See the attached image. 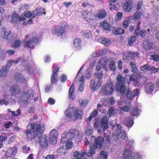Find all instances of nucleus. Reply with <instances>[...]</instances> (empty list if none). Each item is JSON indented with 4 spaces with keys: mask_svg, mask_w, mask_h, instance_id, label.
<instances>
[{
    "mask_svg": "<svg viewBox=\"0 0 159 159\" xmlns=\"http://www.w3.org/2000/svg\"><path fill=\"white\" fill-rule=\"evenodd\" d=\"M27 127L28 129L25 132L27 138L30 140L34 139L36 143L40 141L41 147L43 149L47 148L48 145L47 136L43 135L40 139L45 129L44 124L32 123L28 125Z\"/></svg>",
    "mask_w": 159,
    "mask_h": 159,
    "instance_id": "obj_1",
    "label": "nucleus"
},
{
    "mask_svg": "<svg viewBox=\"0 0 159 159\" xmlns=\"http://www.w3.org/2000/svg\"><path fill=\"white\" fill-rule=\"evenodd\" d=\"M25 39H28L27 40L26 39H23L22 41V45L26 48H31L34 45L37 44L38 42L37 38L35 36H25Z\"/></svg>",
    "mask_w": 159,
    "mask_h": 159,
    "instance_id": "obj_2",
    "label": "nucleus"
},
{
    "mask_svg": "<svg viewBox=\"0 0 159 159\" xmlns=\"http://www.w3.org/2000/svg\"><path fill=\"white\" fill-rule=\"evenodd\" d=\"M114 91V86L111 82L103 85L102 87V92L105 95H111Z\"/></svg>",
    "mask_w": 159,
    "mask_h": 159,
    "instance_id": "obj_3",
    "label": "nucleus"
},
{
    "mask_svg": "<svg viewBox=\"0 0 159 159\" xmlns=\"http://www.w3.org/2000/svg\"><path fill=\"white\" fill-rule=\"evenodd\" d=\"M67 27L66 23L65 22L64 25H62L60 26L56 25L52 30V32L53 34L56 35L57 36H61L64 32V29Z\"/></svg>",
    "mask_w": 159,
    "mask_h": 159,
    "instance_id": "obj_4",
    "label": "nucleus"
},
{
    "mask_svg": "<svg viewBox=\"0 0 159 159\" xmlns=\"http://www.w3.org/2000/svg\"><path fill=\"white\" fill-rule=\"evenodd\" d=\"M102 81L98 80L95 79H92L90 83V87L91 89L94 90H97L101 86Z\"/></svg>",
    "mask_w": 159,
    "mask_h": 159,
    "instance_id": "obj_5",
    "label": "nucleus"
},
{
    "mask_svg": "<svg viewBox=\"0 0 159 159\" xmlns=\"http://www.w3.org/2000/svg\"><path fill=\"white\" fill-rule=\"evenodd\" d=\"M81 13L84 18L88 22L92 21L94 19V16L92 12L87 10H84Z\"/></svg>",
    "mask_w": 159,
    "mask_h": 159,
    "instance_id": "obj_6",
    "label": "nucleus"
},
{
    "mask_svg": "<svg viewBox=\"0 0 159 159\" xmlns=\"http://www.w3.org/2000/svg\"><path fill=\"white\" fill-rule=\"evenodd\" d=\"M57 135L56 129H53L50 131L49 135V141L50 143L53 144L56 142Z\"/></svg>",
    "mask_w": 159,
    "mask_h": 159,
    "instance_id": "obj_7",
    "label": "nucleus"
},
{
    "mask_svg": "<svg viewBox=\"0 0 159 159\" xmlns=\"http://www.w3.org/2000/svg\"><path fill=\"white\" fill-rule=\"evenodd\" d=\"M84 115V112L82 109L78 108H74L73 112V117L76 119H82Z\"/></svg>",
    "mask_w": 159,
    "mask_h": 159,
    "instance_id": "obj_8",
    "label": "nucleus"
},
{
    "mask_svg": "<svg viewBox=\"0 0 159 159\" xmlns=\"http://www.w3.org/2000/svg\"><path fill=\"white\" fill-rule=\"evenodd\" d=\"M74 156L76 159H86V157L88 156L87 152H80L75 151L74 153Z\"/></svg>",
    "mask_w": 159,
    "mask_h": 159,
    "instance_id": "obj_9",
    "label": "nucleus"
},
{
    "mask_svg": "<svg viewBox=\"0 0 159 159\" xmlns=\"http://www.w3.org/2000/svg\"><path fill=\"white\" fill-rule=\"evenodd\" d=\"M79 133V131L77 129H71L68 133H67V137L68 139H74L76 135H77Z\"/></svg>",
    "mask_w": 159,
    "mask_h": 159,
    "instance_id": "obj_10",
    "label": "nucleus"
},
{
    "mask_svg": "<svg viewBox=\"0 0 159 159\" xmlns=\"http://www.w3.org/2000/svg\"><path fill=\"white\" fill-rule=\"evenodd\" d=\"M94 138L95 145H96L98 148H100L102 147V143L104 142V138L102 137L99 136L97 138H95V136H93L91 138Z\"/></svg>",
    "mask_w": 159,
    "mask_h": 159,
    "instance_id": "obj_11",
    "label": "nucleus"
},
{
    "mask_svg": "<svg viewBox=\"0 0 159 159\" xmlns=\"http://www.w3.org/2000/svg\"><path fill=\"white\" fill-rule=\"evenodd\" d=\"M25 18L23 16H19L18 15L15 14L12 16V20L11 22L13 24L16 23L19 21H25Z\"/></svg>",
    "mask_w": 159,
    "mask_h": 159,
    "instance_id": "obj_12",
    "label": "nucleus"
},
{
    "mask_svg": "<svg viewBox=\"0 0 159 159\" xmlns=\"http://www.w3.org/2000/svg\"><path fill=\"white\" fill-rule=\"evenodd\" d=\"M59 70V68L57 66L55 68V69L53 70V73L52 76L51 77V83L54 84L56 83L57 80V73Z\"/></svg>",
    "mask_w": 159,
    "mask_h": 159,
    "instance_id": "obj_13",
    "label": "nucleus"
},
{
    "mask_svg": "<svg viewBox=\"0 0 159 159\" xmlns=\"http://www.w3.org/2000/svg\"><path fill=\"white\" fill-rule=\"evenodd\" d=\"M109 60V59L107 57H104L100 58L98 61L101 64L104 69L107 71L108 70V68L106 66V65L108 62Z\"/></svg>",
    "mask_w": 159,
    "mask_h": 159,
    "instance_id": "obj_14",
    "label": "nucleus"
},
{
    "mask_svg": "<svg viewBox=\"0 0 159 159\" xmlns=\"http://www.w3.org/2000/svg\"><path fill=\"white\" fill-rule=\"evenodd\" d=\"M154 88V84L152 83H148L145 86V91L146 93H151Z\"/></svg>",
    "mask_w": 159,
    "mask_h": 159,
    "instance_id": "obj_15",
    "label": "nucleus"
},
{
    "mask_svg": "<svg viewBox=\"0 0 159 159\" xmlns=\"http://www.w3.org/2000/svg\"><path fill=\"white\" fill-rule=\"evenodd\" d=\"M11 92L13 94H19L21 91V89L19 85L15 84L11 86L10 88Z\"/></svg>",
    "mask_w": 159,
    "mask_h": 159,
    "instance_id": "obj_16",
    "label": "nucleus"
},
{
    "mask_svg": "<svg viewBox=\"0 0 159 159\" xmlns=\"http://www.w3.org/2000/svg\"><path fill=\"white\" fill-rule=\"evenodd\" d=\"M39 11L38 10H36L33 11V13H31L30 11H26L25 13L24 16L27 17H30L33 16V18H34L35 16H39L41 14L39 12Z\"/></svg>",
    "mask_w": 159,
    "mask_h": 159,
    "instance_id": "obj_17",
    "label": "nucleus"
},
{
    "mask_svg": "<svg viewBox=\"0 0 159 159\" xmlns=\"http://www.w3.org/2000/svg\"><path fill=\"white\" fill-rule=\"evenodd\" d=\"M139 54L138 52L133 53L130 52L129 53L127 52H125L123 54V58L124 59H130V56H133V57H138Z\"/></svg>",
    "mask_w": 159,
    "mask_h": 159,
    "instance_id": "obj_18",
    "label": "nucleus"
},
{
    "mask_svg": "<svg viewBox=\"0 0 159 159\" xmlns=\"http://www.w3.org/2000/svg\"><path fill=\"white\" fill-rule=\"evenodd\" d=\"M74 107H69L65 111L64 114L66 116L68 117L69 118H72L73 117V112L74 111Z\"/></svg>",
    "mask_w": 159,
    "mask_h": 159,
    "instance_id": "obj_19",
    "label": "nucleus"
},
{
    "mask_svg": "<svg viewBox=\"0 0 159 159\" xmlns=\"http://www.w3.org/2000/svg\"><path fill=\"white\" fill-rule=\"evenodd\" d=\"M132 152L128 149L126 148L124 151L123 156L124 158L126 159H132Z\"/></svg>",
    "mask_w": 159,
    "mask_h": 159,
    "instance_id": "obj_20",
    "label": "nucleus"
},
{
    "mask_svg": "<svg viewBox=\"0 0 159 159\" xmlns=\"http://www.w3.org/2000/svg\"><path fill=\"white\" fill-rule=\"evenodd\" d=\"M116 90L117 91L120 92L121 93H125L126 90L125 84H116Z\"/></svg>",
    "mask_w": 159,
    "mask_h": 159,
    "instance_id": "obj_21",
    "label": "nucleus"
},
{
    "mask_svg": "<svg viewBox=\"0 0 159 159\" xmlns=\"http://www.w3.org/2000/svg\"><path fill=\"white\" fill-rule=\"evenodd\" d=\"M98 42L104 44L106 46H109L111 43V41L109 39L102 37L98 40Z\"/></svg>",
    "mask_w": 159,
    "mask_h": 159,
    "instance_id": "obj_22",
    "label": "nucleus"
},
{
    "mask_svg": "<svg viewBox=\"0 0 159 159\" xmlns=\"http://www.w3.org/2000/svg\"><path fill=\"white\" fill-rule=\"evenodd\" d=\"M81 46V40L79 38H76L74 40V47L76 50L80 49Z\"/></svg>",
    "mask_w": 159,
    "mask_h": 159,
    "instance_id": "obj_23",
    "label": "nucleus"
},
{
    "mask_svg": "<svg viewBox=\"0 0 159 159\" xmlns=\"http://www.w3.org/2000/svg\"><path fill=\"white\" fill-rule=\"evenodd\" d=\"M123 8L126 12H130L132 9V6L131 2H128L124 3Z\"/></svg>",
    "mask_w": 159,
    "mask_h": 159,
    "instance_id": "obj_24",
    "label": "nucleus"
},
{
    "mask_svg": "<svg viewBox=\"0 0 159 159\" xmlns=\"http://www.w3.org/2000/svg\"><path fill=\"white\" fill-rule=\"evenodd\" d=\"M107 133H104V137L105 139L107 140L106 143L109 146L111 144L110 141L111 138L110 136L111 132L110 130H108Z\"/></svg>",
    "mask_w": 159,
    "mask_h": 159,
    "instance_id": "obj_25",
    "label": "nucleus"
},
{
    "mask_svg": "<svg viewBox=\"0 0 159 159\" xmlns=\"http://www.w3.org/2000/svg\"><path fill=\"white\" fill-rule=\"evenodd\" d=\"M115 102V98L113 97L110 98V100L106 99L104 100L103 105L105 106H107L109 105H113Z\"/></svg>",
    "mask_w": 159,
    "mask_h": 159,
    "instance_id": "obj_26",
    "label": "nucleus"
},
{
    "mask_svg": "<svg viewBox=\"0 0 159 159\" xmlns=\"http://www.w3.org/2000/svg\"><path fill=\"white\" fill-rule=\"evenodd\" d=\"M109 120H102L101 124V127L102 129V131L104 132L106 130L109 128L108 125Z\"/></svg>",
    "mask_w": 159,
    "mask_h": 159,
    "instance_id": "obj_27",
    "label": "nucleus"
},
{
    "mask_svg": "<svg viewBox=\"0 0 159 159\" xmlns=\"http://www.w3.org/2000/svg\"><path fill=\"white\" fill-rule=\"evenodd\" d=\"M140 112V110L136 106L133 107L132 110H131L130 114L133 116H139Z\"/></svg>",
    "mask_w": 159,
    "mask_h": 159,
    "instance_id": "obj_28",
    "label": "nucleus"
},
{
    "mask_svg": "<svg viewBox=\"0 0 159 159\" xmlns=\"http://www.w3.org/2000/svg\"><path fill=\"white\" fill-rule=\"evenodd\" d=\"M121 112L119 110H117L116 109H115L114 107H111L109 109L107 114L109 116H111L115 114L117 112L120 113Z\"/></svg>",
    "mask_w": 159,
    "mask_h": 159,
    "instance_id": "obj_29",
    "label": "nucleus"
},
{
    "mask_svg": "<svg viewBox=\"0 0 159 159\" xmlns=\"http://www.w3.org/2000/svg\"><path fill=\"white\" fill-rule=\"evenodd\" d=\"M133 20V16H129L125 18L123 23V26L124 28H127L131 20Z\"/></svg>",
    "mask_w": 159,
    "mask_h": 159,
    "instance_id": "obj_30",
    "label": "nucleus"
},
{
    "mask_svg": "<svg viewBox=\"0 0 159 159\" xmlns=\"http://www.w3.org/2000/svg\"><path fill=\"white\" fill-rule=\"evenodd\" d=\"M11 33L10 30H7L6 29H3L2 32V38L7 39L8 36L11 34Z\"/></svg>",
    "mask_w": 159,
    "mask_h": 159,
    "instance_id": "obj_31",
    "label": "nucleus"
},
{
    "mask_svg": "<svg viewBox=\"0 0 159 159\" xmlns=\"http://www.w3.org/2000/svg\"><path fill=\"white\" fill-rule=\"evenodd\" d=\"M8 70L5 67H3L0 70V78L6 77Z\"/></svg>",
    "mask_w": 159,
    "mask_h": 159,
    "instance_id": "obj_32",
    "label": "nucleus"
},
{
    "mask_svg": "<svg viewBox=\"0 0 159 159\" xmlns=\"http://www.w3.org/2000/svg\"><path fill=\"white\" fill-rule=\"evenodd\" d=\"M144 14L141 12L137 11L134 14L133 19L135 20L141 19L143 17H144Z\"/></svg>",
    "mask_w": 159,
    "mask_h": 159,
    "instance_id": "obj_33",
    "label": "nucleus"
},
{
    "mask_svg": "<svg viewBox=\"0 0 159 159\" xmlns=\"http://www.w3.org/2000/svg\"><path fill=\"white\" fill-rule=\"evenodd\" d=\"M152 43L149 40L144 41L143 43V47L146 49H150L152 47Z\"/></svg>",
    "mask_w": 159,
    "mask_h": 159,
    "instance_id": "obj_34",
    "label": "nucleus"
},
{
    "mask_svg": "<svg viewBox=\"0 0 159 159\" xmlns=\"http://www.w3.org/2000/svg\"><path fill=\"white\" fill-rule=\"evenodd\" d=\"M131 61L130 62V64L132 68V71L134 73L138 72L137 69L135 65V61L134 58H131Z\"/></svg>",
    "mask_w": 159,
    "mask_h": 159,
    "instance_id": "obj_35",
    "label": "nucleus"
},
{
    "mask_svg": "<svg viewBox=\"0 0 159 159\" xmlns=\"http://www.w3.org/2000/svg\"><path fill=\"white\" fill-rule=\"evenodd\" d=\"M117 84H125V78L120 75H118L117 76Z\"/></svg>",
    "mask_w": 159,
    "mask_h": 159,
    "instance_id": "obj_36",
    "label": "nucleus"
},
{
    "mask_svg": "<svg viewBox=\"0 0 159 159\" xmlns=\"http://www.w3.org/2000/svg\"><path fill=\"white\" fill-rule=\"evenodd\" d=\"M150 30L149 29L147 30V32L144 30H140L139 33V31L137 33L139 34V36L140 35L141 37H144L146 35L148 36L150 35Z\"/></svg>",
    "mask_w": 159,
    "mask_h": 159,
    "instance_id": "obj_37",
    "label": "nucleus"
},
{
    "mask_svg": "<svg viewBox=\"0 0 159 159\" xmlns=\"http://www.w3.org/2000/svg\"><path fill=\"white\" fill-rule=\"evenodd\" d=\"M100 26L106 30H109L110 28V25L106 21L101 22L100 23Z\"/></svg>",
    "mask_w": 159,
    "mask_h": 159,
    "instance_id": "obj_38",
    "label": "nucleus"
},
{
    "mask_svg": "<svg viewBox=\"0 0 159 159\" xmlns=\"http://www.w3.org/2000/svg\"><path fill=\"white\" fill-rule=\"evenodd\" d=\"M134 120H124V125L128 127H131L134 124Z\"/></svg>",
    "mask_w": 159,
    "mask_h": 159,
    "instance_id": "obj_39",
    "label": "nucleus"
},
{
    "mask_svg": "<svg viewBox=\"0 0 159 159\" xmlns=\"http://www.w3.org/2000/svg\"><path fill=\"white\" fill-rule=\"evenodd\" d=\"M7 111L8 112H11V116L13 117L17 116H19L20 114V110L19 109H18L16 111V113L14 111H11L10 109H8Z\"/></svg>",
    "mask_w": 159,
    "mask_h": 159,
    "instance_id": "obj_40",
    "label": "nucleus"
},
{
    "mask_svg": "<svg viewBox=\"0 0 159 159\" xmlns=\"http://www.w3.org/2000/svg\"><path fill=\"white\" fill-rule=\"evenodd\" d=\"M107 13L104 9H102L99 13L98 14L97 16L99 18L102 19L105 18L107 16Z\"/></svg>",
    "mask_w": 159,
    "mask_h": 159,
    "instance_id": "obj_41",
    "label": "nucleus"
},
{
    "mask_svg": "<svg viewBox=\"0 0 159 159\" xmlns=\"http://www.w3.org/2000/svg\"><path fill=\"white\" fill-rule=\"evenodd\" d=\"M74 92V86L72 85L70 87V89L69 91V97L72 99H74V97L73 95V93Z\"/></svg>",
    "mask_w": 159,
    "mask_h": 159,
    "instance_id": "obj_42",
    "label": "nucleus"
},
{
    "mask_svg": "<svg viewBox=\"0 0 159 159\" xmlns=\"http://www.w3.org/2000/svg\"><path fill=\"white\" fill-rule=\"evenodd\" d=\"M98 147L94 144H90V152L91 155L95 154Z\"/></svg>",
    "mask_w": 159,
    "mask_h": 159,
    "instance_id": "obj_43",
    "label": "nucleus"
},
{
    "mask_svg": "<svg viewBox=\"0 0 159 159\" xmlns=\"http://www.w3.org/2000/svg\"><path fill=\"white\" fill-rule=\"evenodd\" d=\"M21 41L19 39L16 40L14 41L12 46L15 48L19 47L21 45Z\"/></svg>",
    "mask_w": 159,
    "mask_h": 159,
    "instance_id": "obj_44",
    "label": "nucleus"
},
{
    "mask_svg": "<svg viewBox=\"0 0 159 159\" xmlns=\"http://www.w3.org/2000/svg\"><path fill=\"white\" fill-rule=\"evenodd\" d=\"M98 114V112L97 109H94V111L91 113L90 116L88 119H92L95 118Z\"/></svg>",
    "mask_w": 159,
    "mask_h": 159,
    "instance_id": "obj_45",
    "label": "nucleus"
},
{
    "mask_svg": "<svg viewBox=\"0 0 159 159\" xmlns=\"http://www.w3.org/2000/svg\"><path fill=\"white\" fill-rule=\"evenodd\" d=\"M82 36L84 38H90L91 37V33L90 31H84L82 32Z\"/></svg>",
    "mask_w": 159,
    "mask_h": 159,
    "instance_id": "obj_46",
    "label": "nucleus"
},
{
    "mask_svg": "<svg viewBox=\"0 0 159 159\" xmlns=\"http://www.w3.org/2000/svg\"><path fill=\"white\" fill-rule=\"evenodd\" d=\"M124 32V30L122 28H118L116 29L113 32V34L115 35H117L122 34Z\"/></svg>",
    "mask_w": 159,
    "mask_h": 159,
    "instance_id": "obj_47",
    "label": "nucleus"
},
{
    "mask_svg": "<svg viewBox=\"0 0 159 159\" xmlns=\"http://www.w3.org/2000/svg\"><path fill=\"white\" fill-rule=\"evenodd\" d=\"M100 157L102 159H107L108 155L106 152L102 151L100 152Z\"/></svg>",
    "mask_w": 159,
    "mask_h": 159,
    "instance_id": "obj_48",
    "label": "nucleus"
},
{
    "mask_svg": "<svg viewBox=\"0 0 159 159\" xmlns=\"http://www.w3.org/2000/svg\"><path fill=\"white\" fill-rule=\"evenodd\" d=\"M79 102L80 105L83 107H86L88 104V101L86 99L83 100L80 99Z\"/></svg>",
    "mask_w": 159,
    "mask_h": 159,
    "instance_id": "obj_49",
    "label": "nucleus"
},
{
    "mask_svg": "<svg viewBox=\"0 0 159 159\" xmlns=\"http://www.w3.org/2000/svg\"><path fill=\"white\" fill-rule=\"evenodd\" d=\"M67 133H64L61 135V143H65L67 140Z\"/></svg>",
    "mask_w": 159,
    "mask_h": 159,
    "instance_id": "obj_50",
    "label": "nucleus"
},
{
    "mask_svg": "<svg viewBox=\"0 0 159 159\" xmlns=\"http://www.w3.org/2000/svg\"><path fill=\"white\" fill-rule=\"evenodd\" d=\"M94 76L96 79H98V80L102 81L101 79L103 77V74L102 73L98 72H96L94 74Z\"/></svg>",
    "mask_w": 159,
    "mask_h": 159,
    "instance_id": "obj_51",
    "label": "nucleus"
},
{
    "mask_svg": "<svg viewBox=\"0 0 159 159\" xmlns=\"http://www.w3.org/2000/svg\"><path fill=\"white\" fill-rule=\"evenodd\" d=\"M74 139L76 141L77 143H79L82 140V137L81 134H80V133L79 131L78 134L77 135H76Z\"/></svg>",
    "mask_w": 159,
    "mask_h": 159,
    "instance_id": "obj_52",
    "label": "nucleus"
},
{
    "mask_svg": "<svg viewBox=\"0 0 159 159\" xmlns=\"http://www.w3.org/2000/svg\"><path fill=\"white\" fill-rule=\"evenodd\" d=\"M137 29L135 30L134 32L135 33V35L137 36H139V34L137 33V32L139 31V30L140 29V25L141 24V21H138L137 22Z\"/></svg>",
    "mask_w": 159,
    "mask_h": 159,
    "instance_id": "obj_53",
    "label": "nucleus"
},
{
    "mask_svg": "<svg viewBox=\"0 0 159 159\" xmlns=\"http://www.w3.org/2000/svg\"><path fill=\"white\" fill-rule=\"evenodd\" d=\"M140 69L143 71H149V67L147 64L144 65L140 67Z\"/></svg>",
    "mask_w": 159,
    "mask_h": 159,
    "instance_id": "obj_54",
    "label": "nucleus"
},
{
    "mask_svg": "<svg viewBox=\"0 0 159 159\" xmlns=\"http://www.w3.org/2000/svg\"><path fill=\"white\" fill-rule=\"evenodd\" d=\"M93 130L92 128H88L86 129L85 134L87 136L91 135L93 134Z\"/></svg>",
    "mask_w": 159,
    "mask_h": 159,
    "instance_id": "obj_55",
    "label": "nucleus"
},
{
    "mask_svg": "<svg viewBox=\"0 0 159 159\" xmlns=\"http://www.w3.org/2000/svg\"><path fill=\"white\" fill-rule=\"evenodd\" d=\"M109 68L112 70H114L116 68L115 62L114 61H111L109 64Z\"/></svg>",
    "mask_w": 159,
    "mask_h": 159,
    "instance_id": "obj_56",
    "label": "nucleus"
},
{
    "mask_svg": "<svg viewBox=\"0 0 159 159\" xmlns=\"http://www.w3.org/2000/svg\"><path fill=\"white\" fill-rule=\"evenodd\" d=\"M136 39V37L133 36L129 38L128 40L129 44L130 46H131L133 43L135 41Z\"/></svg>",
    "mask_w": 159,
    "mask_h": 159,
    "instance_id": "obj_57",
    "label": "nucleus"
},
{
    "mask_svg": "<svg viewBox=\"0 0 159 159\" xmlns=\"http://www.w3.org/2000/svg\"><path fill=\"white\" fill-rule=\"evenodd\" d=\"M151 59L155 61H159V56L157 55H153L151 56Z\"/></svg>",
    "mask_w": 159,
    "mask_h": 159,
    "instance_id": "obj_58",
    "label": "nucleus"
},
{
    "mask_svg": "<svg viewBox=\"0 0 159 159\" xmlns=\"http://www.w3.org/2000/svg\"><path fill=\"white\" fill-rule=\"evenodd\" d=\"M21 59L19 57L16 60H14L12 59H11L8 61V62L9 64L14 63L16 64L20 62L21 60Z\"/></svg>",
    "mask_w": 159,
    "mask_h": 159,
    "instance_id": "obj_59",
    "label": "nucleus"
},
{
    "mask_svg": "<svg viewBox=\"0 0 159 159\" xmlns=\"http://www.w3.org/2000/svg\"><path fill=\"white\" fill-rule=\"evenodd\" d=\"M126 95L128 98L130 99L133 97V95L131 91L128 90L126 92Z\"/></svg>",
    "mask_w": 159,
    "mask_h": 159,
    "instance_id": "obj_60",
    "label": "nucleus"
},
{
    "mask_svg": "<svg viewBox=\"0 0 159 159\" xmlns=\"http://www.w3.org/2000/svg\"><path fill=\"white\" fill-rule=\"evenodd\" d=\"M126 134L125 130H122V132H119V136H120L121 138L122 139H125L126 137Z\"/></svg>",
    "mask_w": 159,
    "mask_h": 159,
    "instance_id": "obj_61",
    "label": "nucleus"
},
{
    "mask_svg": "<svg viewBox=\"0 0 159 159\" xmlns=\"http://www.w3.org/2000/svg\"><path fill=\"white\" fill-rule=\"evenodd\" d=\"M16 78L18 80H19L23 82H25L24 79L23 78V76L21 75H19L16 76Z\"/></svg>",
    "mask_w": 159,
    "mask_h": 159,
    "instance_id": "obj_62",
    "label": "nucleus"
},
{
    "mask_svg": "<svg viewBox=\"0 0 159 159\" xmlns=\"http://www.w3.org/2000/svg\"><path fill=\"white\" fill-rule=\"evenodd\" d=\"M119 108L122 111L125 112H128L130 109V107L129 106H125L123 107H119Z\"/></svg>",
    "mask_w": 159,
    "mask_h": 159,
    "instance_id": "obj_63",
    "label": "nucleus"
},
{
    "mask_svg": "<svg viewBox=\"0 0 159 159\" xmlns=\"http://www.w3.org/2000/svg\"><path fill=\"white\" fill-rule=\"evenodd\" d=\"M66 146L67 149H71L73 146V143L71 142H68L66 143Z\"/></svg>",
    "mask_w": 159,
    "mask_h": 159,
    "instance_id": "obj_64",
    "label": "nucleus"
}]
</instances>
